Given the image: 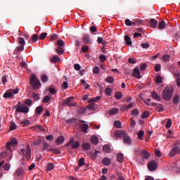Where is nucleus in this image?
<instances>
[{
  "label": "nucleus",
  "mask_w": 180,
  "mask_h": 180,
  "mask_svg": "<svg viewBox=\"0 0 180 180\" xmlns=\"http://www.w3.org/2000/svg\"><path fill=\"white\" fill-rule=\"evenodd\" d=\"M174 94V90L169 87H165L162 91V99L165 101H171L172 99V95Z\"/></svg>",
  "instance_id": "obj_1"
},
{
  "label": "nucleus",
  "mask_w": 180,
  "mask_h": 180,
  "mask_svg": "<svg viewBox=\"0 0 180 180\" xmlns=\"http://www.w3.org/2000/svg\"><path fill=\"white\" fill-rule=\"evenodd\" d=\"M30 85L33 86L34 89H39L41 86L40 81L34 74L30 75Z\"/></svg>",
  "instance_id": "obj_2"
},
{
  "label": "nucleus",
  "mask_w": 180,
  "mask_h": 180,
  "mask_svg": "<svg viewBox=\"0 0 180 180\" xmlns=\"http://www.w3.org/2000/svg\"><path fill=\"white\" fill-rule=\"evenodd\" d=\"M15 111L18 113H29V107L22 104L16 108Z\"/></svg>",
  "instance_id": "obj_3"
},
{
  "label": "nucleus",
  "mask_w": 180,
  "mask_h": 180,
  "mask_svg": "<svg viewBox=\"0 0 180 180\" xmlns=\"http://www.w3.org/2000/svg\"><path fill=\"white\" fill-rule=\"evenodd\" d=\"M72 99H74L73 96L67 98L63 101V105H67V106H70V108H74L77 106V103H71V101H72Z\"/></svg>",
  "instance_id": "obj_4"
},
{
  "label": "nucleus",
  "mask_w": 180,
  "mask_h": 180,
  "mask_svg": "<svg viewBox=\"0 0 180 180\" xmlns=\"http://www.w3.org/2000/svg\"><path fill=\"white\" fill-rule=\"evenodd\" d=\"M179 153H180V147H179V146L175 145L172 148V149L171 152L169 153V155L170 157H175V155H176V154H179Z\"/></svg>",
  "instance_id": "obj_5"
},
{
  "label": "nucleus",
  "mask_w": 180,
  "mask_h": 180,
  "mask_svg": "<svg viewBox=\"0 0 180 180\" xmlns=\"http://www.w3.org/2000/svg\"><path fill=\"white\" fill-rule=\"evenodd\" d=\"M157 167H158V165L155 160H152L148 164V168L150 172L155 171L157 169Z\"/></svg>",
  "instance_id": "obj_6"
},
{
  "label": "nucleus",
  "mask_w": 180,
  "mask_h": 180,
  "mask_svg": "<svg viewBox=\"0 0 180 180\" xmlns=\"http://www.w3.org/2000/svg\"><path fill=\"white\" fill-rule=\"evenodd\" d=\"M127 133H126V131L124 130H116L115 132V137H117V139L120 138V137H123L127 134Z\"/></svg>",
  "instance_id": "obj_7"
},
{
  "label": "nucleus",
  "mask_w": 180,
  "mask_h": 180,
  "mask_svg": "<svg viewBox=\"0 0 180 180\" xmlns=\"http://www.w3.org/2000/svg\"><path fill=\"white\" fill-rule=\"evenodd\" d=\"M11 146H18V140L16 139L13 138L11 141V142L7 143L6 144V148L7 150H11Z\"/></svg>",
  "instance_id": "obj_8"
},
{
  "label": "nucleus",
  "mask_w": 180,
  "mask_h": 180,
  "mask_svg": "<svg viewBox=\"0 0 180 180\" xmlns=\"http://www.w3.org/2000/svg\"><path fill=\"white\" fill-rule=\"evenodd\" d=\"M132 77H135V78H138L140 79L141 78V75H140V70L138 68H135L132 72Z\"/></svg>",
  "instance_id": "obj_9"
},
{
  "label": "nucleus",
  "mask_w": 180,
  "mask_h": 180,
  "mask_svg": "<svg viewBox=\"0 0 180 180\" xmlns=\"http://www.w3.org/2000/svg\"><path fill=\"white\" fill-rule=\"evenodd\" d=\"M141 154L143 160H148V158L151 157V153H148V151H146V150H141Z\"/></svg>",
  "instance_id": "obj_10"
},
{
  "label": "nucleus",
  "mask_w": 180,
  "mask_h": 180,
  "mask_svg": "<svg viewBox=\"0 0 180 180\" xmlns=\"http://www.w3.org/2000/svg\"><path fill=\"white\" fill-rule=\"evenodd\" d=\"M82 41H84V44H91V38L89 37V34H84L83 35Z\"/></svg>",
  "instance_id": "obj_11"
},
{
  "label": "nucleus",
  "mask_w": 180,
  "mask_h": 180,
  "mask_svg": "<svg viewBox=\"0 0 180 180\" xmlns=\"http://www.w3.org/2000/svg\"><path fill=\"white\" fill-rule=\"evenodd\" d=\"M103 165H105L106 167H109L112 164V160L110 158H104L102 160Z\"/></svg>",
  "instance_id": "obj_12"
},
{
  "label": "nucleus",
  "mask_w": 180,
  "mask_h": 180,
  "mask_svg": "<svg viewBox=\"0 0 180 180\" xmlns=\"http://www.w3.org/2000/svg\"><path fill=\"white\" fill-rule=\"evenodd\" d=\"M123 142L125 144H128V146H130L131 144V139H130V136L127 135V134L124 136Z\"/></svg>",
  "instance_id": "obj_13"
},
{
  "label": "nucleus",
  "mask_w": 180,
  "mask_h": 180,
  "mask_svg": "<svg viewBox=\"0 0 180 180\" xmlns=\"http://www.w3.org/2000/svg\"><path fill=\"white\" fill-rule=\"evenodd\" d=\"M44 109L43 108V106L39 105L35 109V115L36 116H39V115H41L43 113V111Z\"/></svg>",
  "instance_id": "obj_14"
},
{
  "label": "nucleus",
  "mask_w": 180,
  "mask_h": 180,
  "mask_svg": "<svg viewBox=\"0 0 180 180\" xmlns=\"http://www.w3.org/2000/svg\"><path fill=\"white\" fill-rule=\"evenodd\" d=\"M64 140H65V139L64 138V136H58L56 140V143L57 146H60V144H63V143H64Z\"/></svg>",
  "instance_id": "obj_15"
},
{
  "label": "nucleus",
  "mask_w": 180,
  "mask_h": 180,
  "mask_svg": "<svg viewBox=\"0 0 180 180\" xmlns=\"http://www.w3.org/2000/svg\"><path fill=\"white\" fill-rule=\"evenodd\" d=\"M150 27H153V29L157 27L158 25V21L154 18H152L150 20Z\"/></svg>",
  "instance_id": "obj_16"
},
{
  "label": "nucleus",
  "mask_w": 180,
  "mask_h": 180,
  "mask_svg": "<svg viewBox=\"0 0 180 180\" xmlns=\"http://www.w3.org/2000/svg\"><path fill=\"white\" fill-rule=\"evenodd\" d=\"M95 102H89V104L86 108L87 109H89L90 110H94V109H96L98 108V105L96 103H94Z\"/></svg>",
  "instance_id": "obj_17"
},
{
  "label": "nucleus",
  "mask_w": 180,
  "mask_h": 180,
  "mask_svg": "<svg viewBox=\"0 0 180 180\" xmlns=\"http://www.w3.org/2000/svg\"><path fill=\"white\" fill-rule=\"evenodd\" d=\"M26 158L28 161H30V158H32V150L30 148H29V146H27L26 149Z\"/></svg>",
  "instance_id": "obj_18"
},
{
  "label": "nucleus",
  "mask_w": 180,
  "mask_h": 180,
  "mask_svg": "<svg viewBox=\"0 0 180 180\" xmlns=\"http://www.w3.org/2000/svg\"><path fill=\"white\" fill-rule=\"evenodd\" d=\"M42 147H43V151H46V150H47V151L51 150V148H50V145L47 143V142L46 141L43 142Z\"/></svg>",
  "instance_id": "obj_19"
},
{
  "label": "nucleus",
  "mask_w": 180,
  "mask_h": 180,
  "mask_svg": "<svg viewBox=\"0 0 180 180\" xmlns=\"http://www.w3.org/2000/svg\"><path fill=\"white\" fill-rule=\"evenodd\" d=\"M165 27H167V23L165 22V21H160L158 24V28L160 30H164Z\"/></svg>",
  "instance_id": "obj_20"
},
{
  "label": "nucleus",
  "mask_w": 180,
  "mask_h": 180,
  "mask_svg": "<svg viewBox=\"0 0 180 180\" xmlns=\"http://www.w3.org/2000/svg\"><path fill=\"white\" fill-rule=\"evenodd\" d=\"M152 106H157L158 112H164V105L162 104L152 103Z\"/></svg>",
  "instance_id": "obj_21"
},
{
  "label": "nucleus",
  "mask_w": 180,
  "mask_h": 180,
  "mask_svg": "<svg viewBox=\"0 0 180 180\" xmlns=\"http://www.w3.org/2000/svg\"><path fill=\"white\" fill-rule=\"evenodd\" d=\"M88 129H89V125H88V124H81V130L83 133H88Z\"/></svg>",
  "instance_id": "obj_22"
},
{
  "label": "nucleus",
  "mask_w": 180,
  "mask_h": 180,
  "mask_svg": "<svg viewBox=\"0 0 180 180\" xmlns=\"http://www.w3.org/2000/svg\"><path fill=\"white\" fill-rule=\"evenodd\" d=\"M59 61H61V59H60V57L58 56L55 55L51 58V63H53V64H56V63H59Z\"/></svg>",
  "instance_id": "obj_23"
},
{
  "label": "nucleus",
  "mask_w": 180,
  "mask_h": 180,
  "mask_svg": "<svg viewBox=\"0 0 180 180\" xmlns=\"http://www.w3.org/2000/svg\"><path fill=\"white\" fill-rule=\"evenodd\" d=\"M90 141L92 144H95V146H96L99 143V139L97 136H94L91 138Z\"/></svg>",
  "instance_id": "obj_24"
},
{
  "label": "nucleus",
  "mask_w": 180,
  "mask_h": 180,
  "mask_svg": "<svg viewBox=\"0 0 180 180\" xmlns=\"http://www.w3.org/2000/svg\"><path fill=\"white\" fill-rule=\"evenodd\" d=\"M124 41H126V44L127 46H131L133 44V42L131 41V38L129 37L128 35L124 36Z\"/></svg>",
  "instance_id": "obj_25"
},
{
  "label": "nucleus",
  "mask_w": 180,
  "mask_h": 180,
  "mask_svg": "<svg viewBox=\"0 0 180 180\" xmlns=\"http://www.w3.org/2000/svg\"><path fill=\"white\" fill-rule=\"evenodd\" d=\"M152 98L153 99H155V101H161V97L157 94V91H153L152 94Z\"/></svg>",
  "instance_id": "obj_26"
},
{
  "label": "nucleus",
  "mask_w": 180,
  "mask_h": 180,
  "mask_svg": "<svg viewBox=\"0 0 180 180\" xmlns=\"http://www.w3.org/2000/svg\"><path fill=\"white\" fill-rule=\"evenodd\" d=\"M3 96L5 98H12V96H13V94H12L11 90H8L5 92Z\"/></svg>",
  "instance_id": "obj_27"
},
{
  "label": "nucleus",
  "mask_w": 180,
  "mask_h": 180,
  "mask_svg": "<svg viewBox=\"0 0 180 180\" xmlns=\"http://www.w3.org/2000/svg\"><path fill=\"white\" fill-rule=\"evenodd\" d=\"M79 146H81V143L79 141L73 142L71 147L72 150H77V148H79Z\"/></svg>",
  "instance_id": "obj_28"
},
{
  "label": "nucleus",
  "mask_w": 180,
  "mask_h": 180,
  "mask_svg": "<svg viewBox=\"0 0 180 180\" xmlns=\"http://www.w3.org/2000/svg\"><path fill=\"white\" fill-rule=\"evenodd\" d=\"M123 160H124V157L123 156V154L117 153V160L118 161V162H123Z\"/></svg>",
  "instance_id": "obj_29"
},
{
  "label": "nucleus",
  "mask_w": 180,
  "mask_h": 180,
  "mask_svg": "<svg viewBox=\"0 0 180 180\" xmlns=\"http://www.w3.org/2000/svg\"><path fill=\"white\" fill-rule=\"evenodd\" d=\"M82 148L86 151L88 150H91V144L89 143H84L82 145Z\"/></svg>",
  "instance_id": "obj_30"
},
{
  "label": "nucleus",
  "mask_w": 180,
  "mask_h": 180,
  "mask_svg": "<svg viewBox=\"0 0 180 180\" xmlns=\"http://www.w3.org/2000/svg\"><path fill=\"white\" fill-rule=\"evenodd\" d=\"M16 176H22L23 175V169L19 168L15 171Z\"/></svg>",
  "instance_id": "obj_31"
},
{
  "label": "nucleus",
  "mask_w": 180,
  "mask_h": 180,
  "mask_svg": "<svg viewBox=\"0 0 180 180\" xmlns=\"http://www.w3.org/2000/svg\"><path fill=\"white\" fill-rule=\"evenodd\" d=\"M51 101V96H46L43 98L42 102L44 103H49Z\"/></svg>",
  "instance_id": "obj_32"
},
{
  "label": "nucleus",
  "mask_w": 180,
  "mask_h": 180,
  "mask_svg": "<svg viewBox=\"0 0 180 180\" xmlns=\"http://www.w3.org/2000/svg\"><path fill=\"white\" fill-rule=\"evenodd\" d=\"M17 41L18 44H20V46H25V44H26V42L25 41V39L22 37H18Z\"/></svg>",
  "instance_id": "obj_33"
},
{
  "label": "nucleus",
  "mask_w": 180,
  "mask_h": 180,
  "mask_svg": "<svg viewBox=\"0 0 180 180\" xmlns=\"http://www.w3.org/2000/svg\"><path fill=\"white\" fill-rule=\"evenodd\" d=\"M103 151L104 153H110V146L109 145H105L103 147Z\"/></svg>",
  "instance_id": "obj_34"
},
{
  "label": "nucleus",
  "mask_w": 180,
  "mask_h": 180,
  "mask_svg": "<svg viewBox=\"0 0 180 180\" xmlns=\"http://www.w3.org/2000/svg\"><path fill=\"white\" fill-rule=\"evenodd\" d=\"M114 126L117 129H122V122L119 120H116L114 122Z\"/></svg>",
  "instance_id": "obj_35"
},
{
  "label": "nucleus",
  "mask_w": 180,
  "mask_h": 180,
  "mask_svg": "<svg viewBox=\"0 0 180 180\" xmlns=\"http://www.w3.org/2000/svg\"><path fill=\"white\" fill-rule=\"evenodd\" d=\"M178 102H179V96L174 95L173 97V103L174 105H178Z\"/></svg>",
  "instance_id": "obj_36"
},
{
  "label": "nucleus",
  "mask_w": 180,
  "mask_h": 180,
  "mask_svg": "<svg viewBox=\"0 0 180 180\" xmlns=\"http://www.w3.org/2000/svg\"><path fill=\"white\" fill-rule=\"evenodd\" d=\"M20 124H22V126H24L25 127L29 126V124H30V121L27 120H24L23 121L20 122Z\"/></svg>",
  "instance_id": "obj_37"
},
{
  "label": "nucleus",
  "mask_w": 180,
  "mask_h": 180,
  "mask_svg": "<svg viewBox=\"0 0 180 180\" xmlns=\"http://www.w3.org/2000/svg\"><path fill=\"white\" fill-rule=\"evenodd\" d=\"M122 96H123V94L120 91L116 92L115 94V99H117V101H119V99H122Z\"/></svg>",
  "instance_id": "obj_38"
},
{
  "label": "nucleus",
  "mask_w": 180,
  "mask_h": 180,
  "mask_svg": "<svg viewBox=\"0 0 180 180\" xmlns=\"http://www.w3.org/2000/svg\"><path fill=\"white\" fill-rule=\"evenodd\" d=\"M31 39L34 43H36L39 40V35L37 34H32Z\"/></svg>",
  "instance_id": "obj_39"
},
{
  "label": "nucleus",
  "mask_w": 180,
  "mask_h": 180,
  "mask_svg": "<svg viewBox=\"0 0 180 180\" xmlns=\"http://www.w3.org/2000/svg\"><path fill=\"white\" fill-rule=\"evenodd\" d=\"M31 98L34 99V101H39V99H40V96H39L37 93H32Z\"/></svg>",
  "instance_id": "obj_40"
},
{
  "label": "nucleus",
  "mask_w": 180,
  "mask_h": 180,
  "mask_svg": "<svg viewBox=\"0 0 180 180\" xmlns=\"http://www.w3.org/2000/svg\"><path fill=\"white\" fill-rule=\"evenodd\" d=\"M66 123L74 124V123H77V118H70L66 120Z\"/></svg>",
  "instance_id": "obj_41"
},
{
  "label": "nucleus",
  "mask_w": 180,
  "mask_h": 180,
  "mask_svg": "<svg viewBox=\"0 0 180 180\" xmlns=\"http://www.w3.org/2000/svg\"><path fill=\"white\" fill-rule=\"evenodd\" d=\"M119 113V108H112L110 110V115H116Z\"/></svg>",
  "instance_id": "obj_42"
},
{
  "label": "nucleus",
  "mask_w": 180,
  "mask_h": 180,
  "mask_svg": "<svg viewBox=\"0 0 180 180\" xmlns=\"http://www.w3.org/2000/svg\"><path fill=\"white\" fill-rule=\"evenodd\" d=\"M131 115L132 116H139V115H140V112H139V110L137 108H135L131 110Z\"/></svg>",
  "instance_id": "obj_43"
},
{
  "label": "nucleus",
  "mask_w": 180,
  "mask_h": 180,
  "mask_svg": "<svg viewBox=\"0 0 180 180\" xmlns=\"http://www.w3.org/2000/svg\"><path fill=\"white\" fill-rule=\"evenodd\" d=\"M105 81L106 82H109V84H113V82H115V78H113V77L108 76Z\"/></svg>",
  "instance_id": "obj_44"
},
{
  "label": "nucleus",
  "mask_w": 180,
  "mask_h": 180,
  "mask_svg": "<svg viewBox=\"0 0 180 180\" xmlns=\"http://www.w3.org/2000/svg\"><path fill=\"white\" fill-rule=\"evenodd\" d=\"M155 82L156 84H162V77L160 75L156 77Z\"/></svg>",
  "instance_id": "obj_45"
},
{
  "label": "nucleus",
  "mask_w": 180,
  "mask_h": 180,
  "mask_svg": "<svg viewBox=\"0 0 180 180\" xmlns=\"http://www.w3.org/2000/svg\"><path fill=\"white\" fill-rule=\"evenodd\" d=\"M72 143H74V139H71L69 142H68L65 145V147L67 148V150H70V146H72Z\"/></svg>",
  "instance_id": "obj_46"
},
{
  "label": "nucleus",
  "mask_w": 180,
  "mask_h": 180,
  "mask_svg": "<svg viewBox=\"0 0 180 180\" xmlns=\"http://www.w3.org/2000/svg\"><path fill=\"white\" fill-rule=\"evenodd\" d=\"M143 137H144V131L140 130L138 133V139L142 140Z\"/></svg>",
  "instance_id": "obj_47"
},
{
  "label": "nucleus",
  "mask_w": 180,
  "mask_h": 180,
  "mask_svg": "<svg viewBox=\"0 0 180 180\" xmlns=\"http://www.w3.org/2000/svg\"><path fill=\"white\" fill-rule=\"evenodd\" d=\"M105 94L108 96H110V95H112V89H110V88H109V87L105 88Z\"/></svg>",
  "instance_id": "obj_48"
},
{
  "label": "nucleus",
  "mask_w": 180,
  "mask_h": 180,
  "mask_svg": "<svg viewBox=\"0 0 180 180\" xmlns=\"http://www.w3.org/2000/svg\"><path fill=\"white\" fill-rule=\"evenodd\" d=\"M78 165L79 167H83V165H85V158H80L78 162Z\"/></svg>",
  "instance_id": "obj_49"
},
{
  "label": "nucleus",
  "mask_w": 180,
  "mask_h": 180,
  "mask_svg": "<svg viewBox=\"0 0 180 180\" xmlns=\"http://www.w3.org/2000/svg\"><path fill=\"white\" fill-rule=\"evenodd\" d=\"M150 116V112L148 111H145L142 115H141V119H147Z\"/></svg>",
  "instance_id": "obj_50"
},
{
  "label": "nucleus",
  "mask_w": 180,
  "mask_h": 180,
  "mask_svg": "<svg viewBox=\"0 0 180 180\" xmlns=\"http://www.w3.org/2000/svg\"><path fill=\"white\" fill-rule=\"evenodd\" d=\"M41 80L42 82H47V81H49V77L46 75H41Z\"/></svg>",
  "instance_id": "obj_51"
},
{
  "label": "nucleus",
  "mask_w": 180,
  "mask_h": 180,
  "mask_svg": "<svg viewBox=\"0 0 180 180\" xmlns=\"http://www.w3.org/2000/svg\"><path fill=\"white\" fill-rule=\"evenodd\" d=\"M101 100V96H97L95 98H91L89 102H98V101Z\"/></svg>",
  "instance_id": "obj_52"
},
{
  "label": "nucleus",
  "mask_w": 180,
  "mask_h": 180,
  "mask_svg": "<svg viewBox=\"0 0 180 180\" xmlns=\"http://www.w3.org/2000/svg\"><path fill=\"white\" fill-rule=\"evenodd\" d=\"M128 63H129V64H136V63H137V60L134 58H129Z\"/></svg>",
  "instance_id": "obj_53"
},
{
  "label": "nucleus",
  "mask_w": 180,
  "mask_h": 180,
  "mask_svg": "<svg viewBox=\"0 0 180 180\" xmlns=\"http://www.w3.org/2000/svg\"><path fill=\"white\" fill-rule=\"evenodd\" d=\"M41 141H42L41 139H39L34 141L33 144L34 146H40V144H41Z\"/></svg>",
  "instance_id": "obj_54"
},
{
  "label": "nucleus",
  "mask_w": 180,
  "mask_h": 180,
  "mask_svg": "<svg viewBox=\"0 0 180 180\" xmlns=\"http://www.w3.org/2000/svg\"><path fill=\"white\" fill-rule=\"evenodd\" d=\"M46 169H48V171H53V169H54V165L53 163H49L47 165Z\"/></svg>",
  "instance_id": "obj_55"
},
{
  "label": "nucleus",
  "mask_w": 180,
  "mask_h": 180,
  "mask_svg": "<svg viewBox=\"0 0 180 180\" xmlns=\"http://www.w3.org/2000/svg\"><path fill=\"white\" fill-rule=\"evenodd\" d=\"M170 58H171V56L169 55H165L162 57V60L167 63V61H169Z\"/></svg>",
  "instance_id": "obj_56"
},
{
  "label": "nucleus",
  "mask_w": 180,
  "mask_h": 180,
  "mask_svg": "<svg viewBox=\"0 0 180 180\" xmlns=\"http://www.w3.org/2000/svg\"><path fill=\"white\" fill-rule=\"evenodd\" d=\"M57 44L59 47H63L64 46V45L65 44V43L64 42L63 40H61V39H59L58 41H57Z\"/></svg>",
  "instance_id": "obj_57"
},
{
  "label": "nucleus",
  "mask_w": 180,
  "mask_h": 180,
  "mask_svg": "<svg viewBox=\"0 0 180 180\" xmlns=\"http://www.w3.org/2000/svg\"><path fill=\"white\" fill-rule=\"evenodd\" d=\"M56 52L59 54V56H61V54H64V49L63 48H58L56 49Z\"/></svg>",
  "instance_id": "obj_58"
},
{
  "label": "nucleus",
  "mask_w": 180,
  "mask_h": 180,
  "mask_svg": "<svg viewBox=\"0 0 180 180\" xmlns=\"http://www.w3.org/2000/svg\"><path fill=\"white\" fill-rule=\"evenodd\" d=\"M47 37V33L43 32L39 35V40H44V39H46Z\"/></svg>",
  "instance_id": "obj_59"
},
{
  "label": "nucleus",
  "mask_w": 180,
  "mask_h": 180,
  "mask_svg": "<svg viewBox=\"0 0 180 180\" xmlns=\"http://www.w3.org/2000/svg\"><path fill=\"white\" fill-rule=\"evenodd\" d=\"M99 71H101V70L99 69V67H98V66H95V67L93 68V72H94V74H99Z\"/></svg>",
  "instance_id": "obj_60"
},
{
  "label": "nucleus",
  "mask_w": 180,
  "mask_h": 180,
  "mask_svg": "<svg viewBox=\"0 0 180 180\" xmlns=\"http://www.w3.org/2000/svg\"><path fill=\"white\" fill-rule=\"evenodd\" d=\"M25 50V46L20 45L19 46L16 47V51H23Z\"/></svg>",
  "instance_id": "obj_61"
},
{
  "label": "nucleus",
  "mask_w": 180,
  "mask_h": 180,
  "mask_svg": "<svg viewBox=\"0 0 180 180\" xmlns=\"http://www.w3.org/2000/svg\"><path fill=\"white\" fill-rule=\"evenodd\" d=\"M161 70V65L160 64H156L155 65V71H156V72H158V71Z\"/></svg>",
  "instance_id": "obj_62"
},
{
  "label": "nucleus",
  "mask_w": 180,
  "mask_h": 180,
  "mask_svg": "<svg viewBox=\"0 0 180 180\" xmlns=\"http://www.w3.org/2000/svg\"><path fill=\"white\" fill-rule=\"evenodd\" d=\"M32 102H33V101H32V100L29 99V98H27V99H26V100L25 101V105H27L28 106H32Z\"/></svg>",
  "instance_id": "obj_63"
},
{
  "label": "nucleus",
  "mask_w": 180,
  "mask_h": 180,
  "mask_svg": "<svg viewBox=\"0 0 180 180\" xmlns=\"http://www.w3.org/2000/svg\"><path fill=\"white\" fill-rule=\"evenodd\" d=\"M17 126L16 124H15V122H12L10 126V130H15Z\"/></svg>",
  "instance_id": "obj_64"
}]
</instances>
